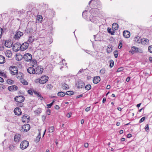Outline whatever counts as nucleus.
<instances>
[{
    "instance_id": "5fc2aeb1",
    "label": "nucleus",
    "mask_w": 152,
    "mask_h": 152,
    "mask_svg": "<svg viewBox=\"0 0 152 152\" xmlns=\"http://www.w3.org/2000/svg\"><path fill=\"white\" fill-rule=\"evenodd\" d=\"M83 50L86 53H87L89 54H91V51L87 50H85V49H83Z\"/></svg>"
},
{
    "instance_id": "5701e85b",
    "label": "nucleus",
    "mask_w": 152,
    "mask_h": 152,
    "mask_svg": "<svg viewBox=\"0 0 152 152\" xmlns=\"http://www.w3.org/2000/svg\"><path fill=\"white\" fill-rule=\"evenodd\" d=\"M20 139V135L19 134L15 135L14 136V140L15 142H19Z\"/></svg>"
},
{
    "instance_id": "6e6d98bb",
    "label": "nucleus",
    "mask_w": 152,
    "mask_h": 152,
    "mask_svg": "<svg viewBox=\"0 0 152 152\" xmlns=\"http://www.w3.org/2000/svg\"><path fill=\"white\" fill-rule=\"evenodd\" d=\"M3 29L0 27V38L1 37L2 34V33Z\"/></svg>"
},
{
    "instance_id": "c03bdc74",
    "label": "nucleus",
    "mask_w": 152,
    "mask_h": 152,
    "mask_svg": "<svg viewBox=\"0 0 152 152\" xmlns=\"http://www.w3.org/2000/svg\"><path fill=\"white\" fill-rule=\"evenodd\" d=\"M7 83L9 84H13L14 83L13 81L11 80L8 79L7 80Z\"/></svg>"
},
{
    "instance_id": "412c9836",
    "label": "nucleus",
    "mask_w": 152,
    "mask_h": 152,
    "mask_svg": "<svg viewBox=\"0 0 152 152\" xmlns=\"http://www.w3.org/2000/svg\"><path fill=\"white\" fill-rule=\"evenodd\" d=\"M123 34L124 37L126 38H128L130 37V33L127 31H124L123 32Z\"/></svg>"
},
{
    "instance_id": "680f3d73",
    "label": "nucleus",
    "mask_w": 152,
    "mask_h": 152,
    "mask_svg": "<svg viewBox=\"0 0 152 152\" xmlns=\"http://www.w3.org/2000/svg\"><path fill=\"white\" fill-rule=\"evenodd\" d=\"M17 106H19L20 107H22L23 106V104H22L21 103H19H19H17Z\"/></svg>"
},
{
    "instance_id": "09e8293b",
    "label": "nucleus",
    "mask_w": 152,
    "mask_h": 152,
    "mask_svg": "<svg viewBox=\"0 0 152 152\" xmlns=\"http://www.w3.org/2000/svg\"><path fill=\"white\" fill-rule=\"evenodd\" d=\"M105 70L104 69H102L100 71V72L102 75H103L105 74Z\"/></svg>"
},
{
    "instance_id": "7c9ffc66",
    "label": "nucleus",
    "mask_w": 152,
    "mask_h": 152,
    "mask_svg": "<svg viewBox=\"0 0 152 152\" xmlns=\"http://www.w3.org/2000/svg\"><path fill=\"white\" fill-rule=\"evenodd\" d=\"M39 131V134H38V135L37 136V137H36V139L35 140V141L37 142H38L39 141L40 138H41L40 131Z\"/></svg>"
},
{
    "instance_id": "f3484780",
    "label": "nucleus",
    "mask_w": 152,
    "mask_h": 152,
    "mask_svg": "<svg viewBox=\"0 0 152 152\" xmlns=\"http://www.w3.org/2000/svg\"><path fill=\"white\" fill-rule=\"evenodd\" d=\"M22 129L24 130V132L28 131L30 128V126L29 124H27L23 126Z\"/></svg>"
},
{
    "instance_id": "f03ea898",
    "label": "nucleus",
    "mask_w": 152,
    "mask_h": 152,
    "mask_svg": "<svg viewBox=\"0 0 152 152\" xmlns=\"http://www.w3.org/2000/svg\"><path fill=\"white\" fill-rule=\"evenodd\" d=\"M10 70L11 74L12 75L18 74V69L16 66H10Z\"/></svg>"
},
{
    "instance_id": "a878e982",
    "label": "nucleus",
    "mask_w": 152,
    "mask_h": 152,
    "mask_svg": "<svg viewBox=\"0 0 152 152\" xmlns=\"http://www.w3.org/2000/svg\"><path fill=\"white\" fill-rule=\"evenodd\" d=\"M5 62V57L2 55H0V64H3Z\"/></svg>"
},
{
    "instance_id": "20e7f679",
    "label": "nucleus",
    "mask_w": 152,
    "mask_h": 152,
    "mask_svg": "<svg viewBox=\"0 0 152 152\" xmlns=\"http://www.w3.org/2000/svg\"><path fill=\"white\" fill-rule=\"evenodd\" d=\"M3 44H4V45L5 47L10 48L12 46L13 44L12 42L10 40H4L2 42Z\"/></svg>"
},
{
    "instance_id": "2f4dec72",
    "label": "nucleus",
    "mask_w": 152,
    "mask_h": 152,
    "mask_svg": "<svg viewBox=\"0 0 152 152\" xmlns=\"http://www.w3.org/2000/svg\"><path fill=\"white\" fill-rule=\"evenodd\" d=\"M42 109L41 108H38L37 110L34 111L35 114L37 115L39 114L41 112Z\"/></svg>"
},
{
    "instance_id": "79ce46f5",
    "label": "nucleus",
    "mask_w": 152,
    "mask_h": 152,
    "mask_svg": "<svg viewBox=\"0 0 152 152\" xmlns=\"http://www.w3.org/2000/svg\"><path fill=\"white\" fill-rule=\"evenodd\" d=\"M148 51L150 53H152V45H150L148 48Z\"/></svg>"
},
{
    "instance_id": "cd10ccee",
    "label": "nucleus",
    "mask_w": 152,
    "mask_h": 152,
    "mask_svg": "<svg viewBox=\"0 0 152 152\" xmlns=\"http://www.w3.org/2000/svg\"><path fill=\"white\" fill-rule=\"evenodd\" d=\"M149 42V40L146 38L142 39L141 43L142 44H147Z\"/></svg>"
},
{
    "instance_id": "7ed1b4c3",
    "label": "nucleus",
    "mask_w": 152,
    "mask_h": 152,
    "mask_svg": "<svg viewBox=\"0 0 152 152\" xmlns=\"http://www.w3.org/2000/svg\"><path fill=\"white\" fill-rule=\"evenodd\" d=\"M90 12L85 10L82 13V16L83 17L87 20H89L90 18L91 15H90Z\"/></svg>"
},
{
    "instance_id": "a18cd8bd",
    "label": "nucleus",
    "mask_w": 152,
    "mask_h": 152,
    "mask_svg": "<svg viewBox=\"0 0 152 152\" xmlns=\"http://www.w3.org/2000/svg\"><path fill=\"white\" fill-rule=\"evenodd\" d=\"M22 83L25 85H27L28 84V82L25 80H22Z\"/></svg>"
},
{
    "instance_id": "dca6fc26",
    "label": "nucleus",
    "mask_w": 152,
    "mask_h": 152,
    "mask_svg": "<svg viewBox=\"0 0 152 152\" xmlns=\"http://www.w3.org/2000/svg\"><path fill=\"white\" fill-rule=\"evenodd\" d=\"M15 114L16 115H19L21 114L22 112L21 109L18 107L15 108L14 111Z\"/></svg>"
},
{
    "instance_id": "4d7b16f0",
    "label": "nucleus",
    "mask_w": 152,
    "mask_h": 152,
    "mask_svg": "<svg viewBox=\"0 0 152 152\" xmlns=\"http://www.w3.org/2000/svg\"><path fill=\"white\" fill-rule=\"evenodd\" d=\"M90 109H91V106L86 107L85 109V110L86 112H88L90 110Z\"/></svg>"
},
{
    "instance_id": "e2e57ef3",
    "label": "nucleus",
    "mask_w": 152,
    "mask_h": 152,
    "mask_svg": "<svg viewBox=\"0 0 152 152\" xmlns=\"http://www.w3.org/2000/svg\"><path fill=\"white\" fill-rule=\"evenodd\" d=\"M37 63V61L35 60H32V63L33 64H35Z\"/></svg>"
},
{
    "instance_id": "6ab92c4d",
    "label": "nucleus",
    "mask_w": 152,
    "mask_h": 152,
    "mask_svg": "<svg viewBox=\"0 0 152 152\" xmlns=\"http://www.w3.org/2000/svg\"><path fill=\"white\" fill-rule=\"evenodd\" d=\"M29 143H20V148L22 150L26 148L29 146Z\"/></svg>"
},
{
    "instance_id": "aec40b11",
    "label": "nucleus",
    "mask_w": 152,
    "mask_h": 152,
    "mask_svg": "<svg viewBox=\"0 0 152 152\" xmlns=\"http://www.w3.org/2000/svg\"><path fill=\"white\" fill-rule=\"evenodd\" d=\"M100 81V77L99 76L95 77L93 79V82L95 84H96Z\"/></svg>"
},
{
    "instance_id": "b1692460",
    "label": "nucleus",
    "mask_w": 152,
    "mask_h": 152,
    "mask_svg": "<svg viewBox=\"0 0 152 152\" xmlns=\"http://www.w3.org/2000/svg\"><path fill=\"white\" fill-rule=\"evenodd\" d=\"M61 88L63 90H67L69 88V86L65 83H62Z\"/></svg>"
},
{
    "instance_id": "c756f323",
    "label": "nucleus",
    "mask_w": 152,
    "mask_h": 152,
    "mask_svg": "<svg viewBox=\"0 0 152 152\" xmlns=\"http://www.w3.org/2000/svg\"><path fill=\"white\" fill-rule=\"evenodd\" d=\"M5 54L7 57L10 58L12 56V53L11 52L10 50L7 51L5 52Z\"/></svg>"
},
{
    "instance_id": "49530a36",
    "label": "nucleus",
    "mask_w": 152,
    "mask_h": 152,
    "mask_svg": "<svg viewBox=\"0 0 152 152\" xmlns=\"http://www.w3.org/2000/svg\"><path fill=\"white\" fill-rule=\"evenodd\" d=\"M37 19L39 21H42V16L40 15H38L37 16Z\"/></svg>"
},
{
    "instance_id": "4c0bfd02",
    "label": "nucleus",
    "mask_w": 152,
    "mask_h": 152,
    "mask_svg": "<svg viewBox=\"0 0 152 152\" xmlns=\"http://www.w3.org/2000/svg\"><path fill=\"white\" fill-rule=\"evenodd\" d=\"M74 93V92L72 91H68L66 92L65 94L67 95H72Z\"/></svg>"
},
{
    "instance_id": "864d4df0",
    "label": "nucleus",
    "mask_w": 152,
    "mask_h": 152,
    "mask_svg": "<svg viewBox=\"0 0 152 152\" xmlns=\"http://www.w3.org/2000/svg\"><path fill=\"white\" fill-rule=\"evenodd\" d=\"M4 50V45H0V51H3Z\"/></svg>"
},
{
    "instance_id": "0e129e2a",
    "label": "nucleus",
    "mask_w": 152,
    "mask_h": 152,
    "mask_svg": "<svg viewBox=\"0 0 152 152\" xmlns=\"http://www.w3.org/2000/svg\"><path fill=\"white\" fill-rule=\"evenodd\" d=\"M123 70L122 67H120L117 70V72H120L122 71Z\"/></svg>"
},
{
    "instance_id": "c85d7f7f",
    "label": "nucleus",
    "mask_w": 152,
    "mask_h": 152,
    "mask_svg": "<svg viewBox=\"0 0 152 152\" xmlns=\"http://www.w3.org/2000/svg\"><path fill=\"white\" fill-rule=\"evenodd\" d=\"M114 30H115L114 29L112 28V29H111V28H107L108 32L112 35H114L115 33Z\"/></svg>"
},
{
    "instance_id": "8fccbe9b",
    "label": "nucleus",
    "mask_w": 152,
    "mask_h": 152,
    "mask_svg": "<svg viewBox=\"0 0 152 152\" xmlns=\"http://www.w3.org/2000/svg\"><path fill=\"white\" fill-rule=\"evenodd\" d=\"M25 12V11L24 10L22 9L21 10H20V11L18 12V14H23Z\"/></svg>"
},
{
    "instance_id": "f257e3e1",
    "label": "nucleus",
    "mask_w": 152,
    "mask_h": 152,
    "mask_svg": "<svg viewBox=\"0 0 152 152\" xmlns=\"http://www.w3.org/2000/svg\"><path fill=\"white\" fill-rule=\"evenodd\" d=\"M100 1L99 0H91L90 1L88 4L90 5L91 3H92L91 7V9L90 11V13L91 14L92 16L97 15L98 13L99 12V10L97 8H93L92 7H95V6L96 7H97L96 5L97 4L100 3Z\"/></svg>"
},
{
    "instance_id": "ddd939ff",
    "label": "nucleus",
    "mask_w": 152,
    "mask_h": 152,
    "mask_svg": "<svg viewBox=\"0 0 152 152\" xmlns=\"http://www.w3.org/2000/svg\"><path fill=\"white\" fill-rule=\"evenodd\" d=\"M76 85L78 88H82L85 86V84L83 81L79 80L76 83Z\"/></svg>"
},
{
    "instance_id": "e433bc0d",
    "label": "nucleus",
    "mask_w": 152,
    "mask_h": 152,
    "mask_svg": "<svg viewBox=\"0 0 152 152\" xmlns=\"http://www.w3.org/2000/svg\"><path fill=\"white\" fill-rule=\"evenodd\" d=\"M0 75L1 76H2L4 78H7V76L5 73L4 72H2V71L0 70Z\"/></svg>"
},
{
    "instance_id": "13d9d810",
    "label": "nucleus",
    "mask_w": 152,
    "mask_h": 152,
    "mask_svg": "<svg viewBox=\"0 0 152 152\" xmlns=\"http://www.w3.org/2000/svg\"><path fill=\"white\" fill-rule=\"evenodd\" d=\"M48 37L50 39V44H51L53 42V39H51V36H49Z\"/></svg>"
},
{
    "instance_id": "338daca9",
    "label": "nucleus",
    "mask_w": 152,
    "mask_h": 152,
    "mask_svg": "<svg viewBox=\"0 0 152 152\" xmlns=\"http://www.w3.org/2000/svg\"><path fill=\"white\" fill-rule=\"evenodd\" d=\"M122 43L120 42V43L119 44V45L118 46V48L119 49H121L122 48Z\"/></svg>"
},
{
    "instance_id": "9d476101",
    "label": "nucleus",
    "mask_w": 152,
    "mask_h": 152,
    "mask_svg": "<svg viewBox=\"0 0 152 152\" xmlns=\"http://www.w3.org/2000/svg\"><path fill=\"white\" fill-rule=\"evenodd\" d=\"M28 43L27 42H25L21 45L20 44V50L21 51H23L27 49L28 47Z\"/></svg>"
},
{
    "instance_id": "bf43d9fd",
    "label": "nucleus",
    "mask_w": 152,
    "mask_h": 152,
    "mask_svg": "<svg viewBox=\"0 0 152 152\" xmlns=\"http://www.w3.org/2000/svg\"><path fill=\"white\" fill-rule=\"evenodd\" d=\"M51 113V110H50L48 109L47 111V113L48 115H50Z\"/></svg>"
},
{
    "instance_id": "774afa93",
    "label": "nucleus",
    "mask_w": 152,
    "mask_h": 152,
    "mask_svg": "<svg viewBox=\"0 0 152 152\" xmlns=\"http://www.w3.org/2000/svg\"><path fill=\"white\" fill-rule=\"evenodd\" d=\"M28 94H29L30 95H32L33 94V93L31 90H29L28 91Z\"/></svg>"
},
{
    "instance_id": "f704fd0d",
    "label": "nucleus",
    "mask_w": 152,
    "mask_h": 152,
    "mask_svg": "<svg viewBox=\"0 0 152 152\" xmlns=\"http://www.w3.org/2000/svg\"><path fill=\"white\" fill-rule=\"evenodd\" d=\"M134 40L135 41L138 43H141L142 39H141L139 37L135 38Z\"/></svg>"
},
{
    "instance_id": "de8ad7c7",
    "label": "nucleus",
    "mask_w": 152,
    "mask_h": 152,
    "mask_svg": "<svg viewBox=\"0 0 152 152\" xmlns=\"http://www.w3.org/2000/svg\"><path fill=\"white\" fill-rule=\"evenodd\" d=\"M53 102H52L50 104H47V108H50L51 107V106L53 105Z\"/></svg>"
},
{
    "instance_id": "423d86ee",
    "label": "nucleus",
    "mask_w": 152,
    "mask_h": 152,
    "mask_svg": "<svg viewBox=\"0 0 152 152\" xmlns=\"http://www.w3.org/2000/svg\"><path fill=\"white\" fill-rule=\"evenodd\" d=\"M14 99L15 101L19 104L23 102L25 100L24 97L21 95L15 96Z\"/></svg>"
},
{
    "instance_id": "69168bd1",
    "label": "nucleus",
    "mask_w": 152,
    "mask_h": 152,
    "mask_svg": "<svg viewBox=\"0 0 152 152\" xmlns=\"http://www.w3.org/2000/svg\"><path fill=\"white\" fill-rule=\"evenodd\" d=\"M54 108L56 110H58L60 108V107L58 105H56L54 107Z\"/></svg>"
},
{
    "instance_id": "37998d69",
    "label": "nucleus",
    "mask_w": 152,
    "mask_h": 152,
    "mask_svg": "<svg viewBox=\"0 0 152 152\" xmlns=\"http://www.w3.org/2000/svg\"><path fill=\"white\" fill-rule=\"evenodd\" d=\"M115 57L117 58L118 57V52L117 50L115 51L113 53Z\"/></svg>"
},
{
    "instance_id": "58836bf2",
    "label": "nucleus",
    "mask_w": 152,
    "mask_h": 152,
    "mask_svg": "<svg viewBox=\"0 0 152 152\" xmlns=\"http://www.w3.org/2000/svg\"><path fill=\"white\" fill-rule=\"evenodd\" d=\"M110 63V68L112 67L114 65V62L113 60H111L109 61Z\"/></svg>"
},
{
    "instance_id": "f8f14e48",
    "label": "nucleus",
    "mask_w": 152,
    "mask_h": 152,
    "mask_svg": "<svg viewBox=\"0 0 152 152\" xmlns=\"http://www.w3.org/2000/svg\"><path fill=\"white\" fill-rule=\"evenodd\" d=\"M35 70V74H40L42 73L43 71V68L41 66H38Z\"/></svg>"
},
{
    "instance_id": "39448f33",
    "label": "nucleus",
    "mask_w": 152,
    "mask_h": 152,
    "mask_svg": "<svg viewBox=\"0 0 152 152\" xmlns=\"http://www.w3.org/2000/svg\"><path fill=\"white\" fill-rule=\"evenodd\" d=\"M48 79V77L46 76H42L38 80L39 83L41 84H44L47 82Z\"/></svg>"
},
{
    "instance_id": "0eeeda50",
    "label": "nucleus",
    "mask_w": 152,
    "mask_h": 152,
    "mask_svg": "<svg viewBox=\"0 0 152 152\" xmlns=\"http://www.w3.org/2000/svg\"><path fill=\"white\" fill-rule=\"evenodd\" d=\"M20 44L19 42L15 43L13 45L12 49L14 51L17 52L19 50H20Z\"/></svg>"
},
{
    "instance_id": "9b49d317",
    "label": "nucleus",
    "mask_w": 152,
    "mask_h": 152,
    "mask_svg": "<svg viewBox=\"0 0 152 152\" xmlns=\"http://www.w3.org/2000/svg\"><path fill=\"white\" fill-rule=\"evenodd\" d=\"M23 32L20 31H17L14 35V38L15 40L18 39L21 36L23 35Z\"/></svg>"
},
{
    "instance_id": "a211bd4d",
    "label": "nucleus",
    "mask_w": 152,
    "mask_h": 152,
    "mask_svg": "<svg viewBox=\"0 0 152 152\" xmlns=\"http://www.w3.org/2000/svg\"><path fill=\"white\" fill-rule=\"evenodd\" d=\"M18 87L15 85H12L9 86L8 89L10 91H16L18 89Z\"/></svg>"
},
{
    "instance_id": "603ef678",
    "label": "nucleus",
    "mask_w": 152,
    "mask_h": 152,
    "mask_svg": "<svg viewBox=\"0 0 152 152\" xmlns=\"http://www.w3.org/2000/svg\"><path fill=\"white\" fill-rule=\"evenodd\" d=\"M145 129L146 132L149 131V128L148 124H146L145 127Z\"/></svg>"
},
{
    "instance_id": "2eb2a0df",
    "label": "nucleus",
    "mask_w": 152,
    "mask_h": 152,
    "mask_svg": "<svg viewBox=\"0 0 152 152\" xmlns=\"http://www.w3.org/2000/svg\"><path fill=\"white\" fill-rule=\"evenodd\" d=\"M32 66L28 67L27 69L28 72L30 74H33L35 73V70L33 67L34 66V65H33Z\"/></svg>"
},
{
    "instance_id": "72a5a7b5",
    "label": "nucleus",
    "mask_w": 152,
    "mask_h": 152,
    "mask_svg": "<svg viewBox=\"0 0 152 152\" xmlns=\"http://www.w3.org/2000/svg\"><path fill=\"white\" fill-rule=\"evenodd\" d=\"M34 37L33 36H31L29 37L28 41L30 43H32L34 42Z\"/></svg>"
},
{
    "instance_id": "3c124183",
    "label": "nucleus",
    "mask_w": 152,
    "mask_h": 152,
    "mask_svg": "<svg viewBox=\"0 0 152 152\" xmlns=\"http://www.w3.org/2000/svg\"><path fill=\"white\" fill-rule=\"evenodd\" d=\"M145 117L144 116L142 117L139 121V123H141L142 122H143L145 119Z\"/></svg>"
},
{
    "instance_id": "ea45409f",
    "label": "nucleus",
    "mask_w": 152,
    "mask_h": 152,
    "mask_svg": "<svg viewBox=\"0 0 152 152\" xmlns=\"http://www.w3.org/2000/svg\"><path fill=\"white\" fill-rule=\"evenodd\" d=\"M49 132H53L54 131V128L53 126H51L49 127L48 128Z\"/></svg>"
},
{
    "instance_id": "052dcab7",
    "label": "nucleus",
    "mask_w": 152,
    "mask_h": 152,
    "mask_svg": "<svg viewBox=\"0 0 152 152\" xmlns=\"http://www.w3.org/2000/svg\"><path fill=\"white\" fill-rule=\"evenodd\" d=\"M9 148L10 150H12L14 149V147L13 145L10 146L9 147Z\"/></svg>"
},
{
    "instance_id": "6e6552de",
    "label": "nucleus",
    "mask_w": 152,
    "mask_h": 152,
    "mask_svg": "<svg viewBox=\"0 0 152 152\" xmlns=\"http://www.w3.org/2000/svg\"><path fill=\"white\" fill-rule=\"evenodd\" d=\"M23 58L25 60L27 61H30L32 59V55L28 53L25 54L23 56Z\"/></svg>"
},
{
    "instance_id": "393cba45",
    "label": "nucleus",
    "mask_w": 152,
    "mask_h": 152,
    "mask_svg": "<svg viewBox=\"0 0 152 152\" xmlns=\"http://www.w3.org/2000/svg\"><path fill=\"white\" fill-rule=\"evenodd\" d=\"M113 48V47L111 45H109L107 47V51L108 53H110L112 52Z\"/></svg>"
},
{
    "instance_id": "4468645a",
    "label": "nucleus",
    "mask_w": 152,
    "mask_h": 152,
    "mask_svg": "<svg viewBox=\"0 0 152 152\" xmlns=\"http://www.w3.org/2000/svg\"><path fill=\"white\" fill-rule=\"evenodd\" d=\"M91 16L90 19H89V20H90L91 22L96 23H97L99 21L98 20V17L96 16V15H94Z\"/></svg>"
},
{
    "instance_id": "1a4fd4ad",
    "label": "nucleus",
    "mask_w": 152,
    "mask_h": 152,
    "mask_svg": "<svg viewBox=\"0 0 152 152\" xmlns=\"http://www.w3.org/2000/svg\"><path fill=\"white\" fill-rule=\"evenodd\" d=\"M132 51H130L132 54H133L134 53H140L142 52V50L141 49H140L138 48L133 46L132 47Z\"/></svg>"
},
{
    "instance_id": "a19ab883",
    "label": "nucleus",
    "mask_w": 152,
    "mask_h": 152,
    "mask_svg": "<svg viewBox=\"0 0 152 152\" xmlns=\"http://www.w3.org/2000/svg\"><path fill=\"white\" fill-rule=\"evenodd\" d=\"M91 87L90 85L88 84L86 86L85 88L86 90L89 91L91 88Z\"/></svg>"
},
{
    "instance_id": "c9c22d12",
    "label": "nucleus",
    "mask_w": 152,
    "mask_h": 152,
    "mask_svg": "<svg viewBox=\"0 0 152 152\" xmlns=\"http://www.w3.org/2000/svg\"><path fill=\"white\" fill-rule=\"evenodd\" d=\"M35 93L37 95V96L38 97H39L40 98V99L41 100H42L43 99L42 96L39 93L37 92H35Z\"/></svg>"
},
{
    "instance_id": "473e14b6",
    "label": "nucleus",
    "mask_w": 152,
    "mask_h": 152,
    "mask_svg": "<svg viewBox=\"0 0 152 152\" xmlns=\"http://www.w3.org/2000/svg\"><path fill=\"white\" fill-rule=\"evenodd\" d=\"M66 94L64 92H59L57 94V95L59 96H64Z\"/></svg>"
},
{
    "instance_id": "4be33fe9",
    "label": "nucleus",
    "mask_w": 152,
    "mask_h": 152,
    "mask_svg": "<svg viewBox=\"0 0 152 152\" xmlns=\"http://www.w3.org/2000/svg\"><path fill=\"white\" fill-rule=\"evenodd\" d=\"M22 120L23 122L24 123L28 122L29 120L28 117L27 115H25L23 116L22 118Z\"/></svg>"
},
{
    "instance_id": "bb28decb",
    "label": "nucleus",
    "mask_w": 152,
    "mask_h": 152,
    "mask_svg": "<svg viewBox=\"0 0 152 152\" xmlns=\"http://www.w3.org/2000/svg\"><path fill=\"white\" fill-rule=\"evenodd\" d=\"M112 28L114 30H117L118 28V25L115 23H113L112 26Z\"/></svg>"
}]
</instances>
